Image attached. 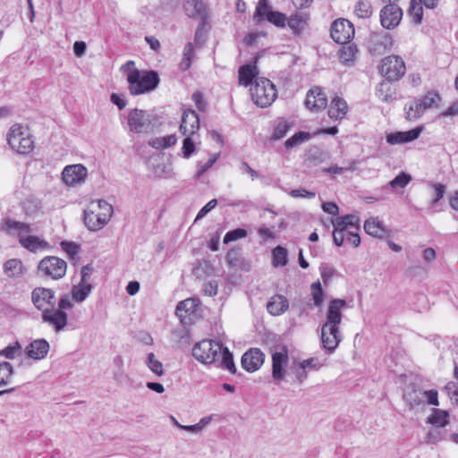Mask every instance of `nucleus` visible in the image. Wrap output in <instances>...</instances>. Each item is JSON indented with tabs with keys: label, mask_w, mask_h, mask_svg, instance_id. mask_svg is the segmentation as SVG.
Masks as SVG:
<instances>
[{
	"label": "nucleus",
	"mask_w": 458,
	"mask_h": 458,
	"mask_svg": "<svg viewBox=\"0 0 458 458\" xmlns=\"http://www.w3.org/2000/svg\"><path fill=\"white\" fill-rule=\"evenodd\" d=\"M217 205V200L213 199L209 200L198 213L195 220H200L206 216Z\"/></svg>",
	"instance_id": "58"
},
{
	"label": "nucleus",
	"mask_w": 458,
	"mask_h": 458,
	"mask_svg": "<svg viewBox=\"0 0 458 458\" xmlns=\"http://www.w3.org/2000/svg\"><path fill=\"white\" fill-rule=\"evenodd\" d=\"M21 354V346L18 342L9 344L7 347L0 351V356L5 359L13 360Z\"/></svg>",
	"instance_id": "44"
},
{
	"label": "nucleus",
	"mask_w": 458,
	"mask_h": 458,
	"mask_svg": "<svg viewBox=\"0 0 458 458\" xmlns=\"http://www.w3.org/2000/svg\"><path fill=\"white\" fill-rule=\"evenodd\" d=\"M66 262L57 257L48 256L40 260L38 266V274L44 277L58 280L65 276Z\"/></svg>",
	"instance_id": "9"
},
{
	"label": "nucleus",
	"mask_w": 458,
	"mask_h": 458,
	"mask_svg": "<svg viewBox=\"0 0 458 458\" xmlns=\"http://www.w3.org/2000/svg\"><path fill=\"white\" fill-rule=\"evenodd\" d=\"M127 124L132 133L148 132L151 126L150 115L144 110L134 108L128 114Z\"/></svg>",
	"instance_id": "13"
},
{
	"label": "nucleus",
	"mask_w": 458,
	"mask_h": 458,
	"mask_svg": "<svg viewBox=\"0 0 458 458\" xmlns=\"http://www.w3.org/2000/svg\"><path fill=\"white\" fill-rule=\"evenodd\" d=\"M421 131L422 129L418 127L407 131H397L390 133L386 136V141L392 145L411 142L418 139Z\"/></svg>",
	"instance_id": "24"
},
{
	"label": "nucleus",
	"mask_w": 458,
	"mask_h": 458,
	"mask_svg": "<svg viewBox=\"0 0 458 458\" xmlns=\"http://www.w3.org/2000/svg\"><path fill=\"white\" fill-rule=\"evenodd\" d=\"M113 206L104 199L91 201L84 210V223L89 230L102 229L113 215Z\"/></svg>",
	"instance_id": "5"
},
{
	"label": "nucleus",
	"mask_w": 458,
	"mask_h": 458,
	"mask_svg": "<svg viewBox=\"0 0 458 458\" xmlns=\"http://www.w3.org/2000/svg\"><path fill=\"white\" fill-rule=\"evenodd\" d=\"M344 241L348 242L353 247H358L360 244V237L358 233V231L354 229H347V233L345 235Z\"/></svg>",
	"instance_id": "57"
},
{
	"label": "nucleus",
	"mask_w": 458,
	"mask_h": 458,
	"mask_svg": "<svg viewBox=\"0 0 458 458\" xmlns=\"http://www.w3.org/2000/svg\"><path fill=\"white\" fill-rule=\"evenodd\" d=\"M357 52L358 49L353 45L344 46L339 53L340 61L344 64H352L356 57Z\"/></svg>",
	"instance_id": "38"
},
{
	"label": "nucleus",
	"mask_w": 458,
	"mask_h": 458,
	"mask_svg": "<svg viewBox=\"0 0 458 458\" xmlns=\"http://www.w3.org/2000/svg\"><path fill=\"white\" fill-rule=\"evenodd\" d=\"M250 92L251 100L261 108L271 106L277 98L276 86L265 77L256 78L250 88Z\"/></svg>",
	"instance_id": "7"
},
{
	"label": "nucleus",
	"mask_w": 458,
	"mask_h": 458,
	"mask_svg": "<svg viewBox=\"0 0 458 458\" xmlns=\"http://www.w3.org/2000/svg\"><path fill=\"white\" fill-rule=\"evenodd\" d=\"M420 101L426 109L432 108L438 105L440 97L436 92H428L420 99Z\"/></svg>",
	"instance_id": "50"
},
{
	"label": "nucleus",
	"mask_w": 458,
	"mask_h": 458,
	"mask_svg": "<svg viewBox=\"0 0 458 458\" xmlns=\"http://www.w3.org/2000/svg\"><path fill=\"white\" fill-rule=\"evenodd\" d=\"M408 13L414 23L420 24L423 19L422 0H411Z\"/></svg>",
	"instance_id": "35"
},
{
	"label": "nucleus",
	"mask_w": 458,
	"mask_h": 458,
	"mask_svg": "<svg viewBox=\"0 0 458 458\" xmlns=\"http://www.w3.org/2000/svg\"><path fill=\"white\" fill-rule=\"evenodd\" d=\"M287 250L282 246L276 247L272 251V264L274 267H284L287 264Z\"/></svg>",
	"instance_id": "37"
},
{
	"label": "nucleus",
	"mask_w": 458,
	"mask_h": 458,
	"mask_svg": "<svg viewBox=\"0 0 458 458\" xmlns=\"http://www.w3.org/2000/svg\"><path fill=\"white\" fill-rule=\"evenodd\" d=\"M259 70L255 64H244L238 71L239 84L244 87L251 86L252 81L258 78Z\"/></svg>",
	"instance_id": "27"
},
{
	"label": "nucleus",
	"mask_w": 458,
	"mask_h": 458,
	"mask_svg": "<svg viewBox=\"0 0 458 458\" xmlns=\"http://www.w3.org/2000/svg\"><path fill=\"white\" fill-rule=\"evenodd\" d=\"M354 36L353 25L345 19H339L331 26V38L338 44L348 43Z\"/></svg>",
	"instance_id": "14"
},
{
	"label": "nucleus",
	"mask_w": 458,
	"mask_h": 458,
	"mask_svg": "<svg viewBox=\"0 0 458 458\" xmlns=\"http://www.w3.org/2000/svg\"><path fill=\"white\" fill-rule=\"evenodd\" d=\"M199 310V301L196 299L189 298L177 304L175 313L183 324H190L196 316Z\"/></svg>",
	"instance_id": "17"
},
{
	"label": "nucleus",
	"mask_w": 458,
	"mask_h": 458,
	"mask_svg": "<svg viewBox=\"0 0 458 458\" xmlns=\"http://www.w3.org/2000/svg\"><path fill=\"white\" fill-rule=\"evenodd\" d=\"M327 105V98L319 87L310 89L306 96L305 106L310 110L318 111L324 109Z\"/></svg>",
	"instance_id": "21"
},
{
	"label": "nucleus",
	"mask_w": 458,
	"mask_h": 458,
	"mask_svg": "<svg viewBox=\"0 0 458 458\" xmlns=\"http://www.w3.org/2000/svg\"><path fill=\"white\" fill-rule=\"evenodd\" d=\"M434 189L435 198L432 200V205H436L444 196L445 192V186L441 183H434L432 184Z\"/></svg>",
	"instance_id": "61"
},
{
	"label": "nucleus",
	"mask_w": 458,
	"mask_h": 458,
	"mask_svg": "<svg viewBox=\"0 0 458 458\" xmlns=\"http://www.w3.org/2000/svg\"><path fill=\"white\" fill-rule=\"evenodd\" d=\"M177 141L174 134H170L165 137L152 138L148 141V145L157 150H162L174 146Z\"/></svg>",
	"instance_id": "33"
},
{
	"label": "nucleus",
	"mask_w": 458,
	"mask_h": 458,
	"mask_svg": "<svg viewBox=\"0 0 458 458\" xmlns=\"http://www.w3.org/2000/svg\"><path fill=\"white\" fill-rule=\"evenodd\" d=\"M311 294L316 307H320L324 301V293L319 281L314 282L311 284Z\"/></svg>",
	"instance_id": "45"
},
{
	"label": "nucleus",
	"mask_w": 458,
	"mask_h": 458,
	"mask_svg": "<svg viewBox=\"0 0 458 458\" xmlns=\"http://www.w3.org/2000/svg\"><path fill=\"white\" fill-rule=\"evenodd\" d=\"M50 349V345L46 339L40 338L33 340L25 348V353L33 360H40L44 359Z\"/></svg>",
	"instance_id": "23"
},
{
	"label": "nucleus",
	"mask_w": 458,
	"mask_h": 458,
	"mask_svg": "<svg viewBox=\"0 0 458 458\" xmlns=\"http://www.w3.org/2000/svg\"><path fill=\"white\" fill-rule=\"evenodd\" d=\"M290 195L293 198L313 199L316 196V193L313 191H309L305 189H295L290 191Z\"/></svg>",
	"instance_id": "62"
},
{
	"label": "nucleus",
	"mask_w": 458,
	"mask_h": 458,
	"mask_svg": "<svg viewBox=\"0 0 458 458\" xmlns=\"http://www.w3.org/2000/svg\"><path fill=\"white\" fill-rule=\"evenodd\" d=\"M199 129V118L194 110L187 109L183 112L180 125V131L183 135H194Z\"/></svg>",
	"instance_id": "22"
},
{
	"label": "nucleus",
	"mask_w": 458,
	"mask_h": 458,
	"mask_svg": "<svg viewBox=\"0 0 458 458\" xmlns=\"http://www.w3.org/2000/svg\"><path fill=\"white\" fill-rule=\"evenodd\" d=\"M288 360V351L283 347L280 352H275L272 354V377L273 379L279 383L284 379V366Z\"/></svg>",
	"instance_id": "20"
},
{
	"label": "nucleus",
	"mask_w": 458,
	"mask_h": 458,
	"mask_svg": "<svg viewBox=\"0 0 458 458\" xmlns=\"http://www.w3.org/2000/svg\"><path fill=\"white\" fill-rule=\"evenodd\" d=\"M191 98L199 111L204 112L207 109L208 103L204 99L203 94L201 92H194Z\"/></svg>",
	"instance_id": "59"
},
{
	"label": "nucleus",
	"mask_w": 458,
	"mask_h": 458,
	"mask_svg": "<svg viewBox=\"0 0 458 458\" xmlns=\"http://www.w3.org/2000/svg\"><path fill=\"white\" fill-rule=\"evenodd\" d=\"M185 139L182 143V154L185 158H189L195 151V144L191 139L192 135H184Z\"/></svg>",
	"instance_id": "52"
},
{
	"label": "nucleus",
	"mask_w": 458,
	"mask_h": 458,
	"mask_svg": "<svg viewBox=\"0 0 458 458\" xmlns=\"http://www.w3.org/2000/svg\"><path fill=\"white\" fill-rule=\"evenodd\" d=\"M183 11L188 17H204L206 6L202 0H184Z\"/></svg>",
	"instance_id": "29"
},
{
	"label": "nucleus",
	"mask_w": 458,
	"mask_h": 458,
	"mask_svg": "<svg viewBox=\"0 0 458 458\" xmlns=\"http://www.w3.org/2000/svg\"><path fill=\"white\" fill-rule=\"evenodd\" d=\"M31 301L42 312V321L47 324L55 333L64 331L68 326L66 312L55 310L56 297L54 290L37 287L31 293Z\"/></svg>",
	"instance_id": "1"
},
{
	"label": "nucleus",
	"mask_w": 458,
	"mask_h": 458,
	"mask_svg": "<svg viewBox=\"0 0 458 458\" xmlns=\"http://www.w3.org/2000/svg\"><path fill=\"white\" fill-rule=\"evenodd\" d=\"M291 370L300 384L307 378L308 370L301 361H294L292 364Z\"/></svg>",
	"instance_id": "46"
},
{
	"label": "nucleus",
	"mask_w": 458,
	"mask_h": 458,
	"mask_svg": "<svg viewBox=\"0 0 458 458\" xmlns=\"http://www.w3.org/2000/svg\"><path fill=\"white\" fill-rule=\"evenodd\" d=\"M91 289L92 285L90 284L79 283V284L73 286L72 290V299L78 302L85 301L86 298L89 295Z\"/></svg>",
	"instance_id": "34"
},
{
	"label": "nucleus",
	"mask_w": 458,
	"mask_h": 458,
	"mask_svg": "<svg viewBox=\"0 0 458 458\" xmlns=\"http://www.w3.org/2000/svg\"><path fill=\"white\" fill-rule=\"evenodd\" d=\"M72 301H74L72 297L71 298L68 294L62 295L58 301L56 300L58 308L55 310L65 312L66 310L72 309L73 307Z\"/></svg>",
	"instance_id": "53"
},
{
	"label": "nucleus",
	"mask_w": 458,
	"mask_h": 458,
	"mask_svg": "<svg viewBox=\"0 0 458 458\" xmlns=\"http://www.w3.org/2000/svg\"><path fill=\"white\" fill-rule=\"evenodd\" d=\"M332 225L334 227L333 241L336 246L340 247L344 244L347 229L359 231L360 219L354 215H346L333 219Z\"/></svg>",
	"instance_id": "10"
},
{
	"label": "nucleus",
	"mask_w": 458,
	"mask_h": 458,
	"mask_svg": "<svg viewBox=\"0 0 458 458\" xmlns=\"http://www.w3.org/2000/svg\"><path fill=\"white\" fill-rule=\"evenodd\" d=\"M193 357L206 365H215L234 374L236 367L229 349L215 340H202L192 348Z\"/></svg>",
	"instance_id": "2"
},
{
	"label": "nucleus",
	"mask_w": 458,
	"mask_h": 458,
	"mask_svg": "<svg viewBox=\"0 0 458 458\" xmlns=\"http://www.w3.org/2000/svg\"><path fill=\"white\" fill-rule=\"evenodd\" d=\"M254 17L259 21L266 19L278 28L286 26L287 16L281 12L271 10L268 0L259 1Z\"/></svg>",
	"instance_id": "11"
},
{
	"label": "nucleus",
	"mask_w": 458,
	"mask_h": 458,
	"mask_svg": "<svg viewBox=\"0 0 458 458\" xmlns=\"http://www.w3.org/2000/svg\"><path fill=\"white\" fill-rule=\"evenodd\" d=\"M218 283L216 280L206 282L202 285V292L207 296H215L217 294Z\"/></svg>",
	"instance_id": "55"
},
{
	"label": "nucleus",
	"mask_w": 458,
	"mask_h": 458,
	"mask_svg": "<svg viewBox=\"0 0 458 458\" xmlns=\"http://www.w3.org/2000/svg\"><path fill=\"white\" fill-rule=\"evenodd\" d=\"M309 16L305 13H296L287 18L286 25L293 34L299 35L302 32L304 26L308 23Z\"/></svg>",
	"instance_id": "30"
},
{
	"label": "nucleus",
	"mask_w": 458,
	"mask_h": 458,
	"mask_svg": "<svg viewBox=\"0 0 458 458\" xmlns=\"http://www.w3.org/2000/svg\"><path fill=\"white\" fill-rule=\"evenodd\" d=\"M4 272L8 277H20L23 274V265L20 259H12L4 262Z\"/></svg>",
	"instance_id": "32"
},
{
	"label": "nucleus",
	"mask_w": 458,
	"mask_h": 458,
	"mask_svg": "<svg viewBox=\"0 0 458 458\" xmlns=\"http://www.w3.org/2000/svg\"><path fill=\"white\" fill-rule=\"evenodd\" d=\"M218 157L219 153L213 154L206 163L199 165V169L196 174V177H200L205 172L212 167V165L216 162Z\"/></svg>",
	"instance_id": "56"
},
{
	"label": "nucleus",
	"mask_w": 458,
	"mask_h": 458,
	"mask_svg": "<svg viewBox=\"0 0 458 458\" xmlns=\"http://www.w3.org/2000/svg\"><path fill=\"white\" fill-rule=\"evenodd\" d=\"M61 247L72 259H73L80 251V245L72 242H62Z\"/></svg>",
	"instance_id": "54"
},
{
	"label": "nucleus",
	"mask_w": 458,
	"mask_h": 458,
	"mask_svg": "<svg viewBox=\"0 0 458 458\" xmlns=\"http://www.w3.org/2000/svg\"><path fill=\"white\" fill-rule=\"evenodd\" d=\"M1 229L9 235H17L20 244L31 252L46 250L49 247L47 242L35 235H28L32 232L29 224L10 218L4 220Z\"/></svg>",
	"instance_id": "4"
},
{
	"label": "nucleus",
	"mask_w": 458,
	"mask_h": 458,
	"mask_svg": "<svg viewBox=\"0 0 458 458\" xmlns=\"http://www.w3.org/2000/svg\"><path fill=\"white\" fill-rule=\"evenodd\" d=\"M13 375V367L8 361L0 363V387L10 383Z\"/></svg>",
	"instance_id": "39"
},
{
	"label": "nucleus",
	"mask_w": 458,
	"mask_h": 458,
	"mask_svg": "<svg viewBox=\"0 0 458 458\" xmlns=\"http://www.w3.org/2000/svg\"><path fill=\"white\" fill-rule=\"evenodd\" d=\"M289 129V125L286 121L281 119L278 120L276 125L275 126L274 132H273V139L274 140H280L284 138Z\"/></svg>",
	"instance_id": "51"
},
{
	"label": "nucleus",
	"mask_w": 458,
	"mask_h": 458,
	"mask_svg": "<svg viewBox=\"0 0 458 458\" xmlns=\"http://www.w3.org/2000/svg\"><path fill=\"white\" fill-rule=\"evenodd\" d=\"M428 421L437 427H444L447 422V413L436 410L434 413L428 417Z\"/></svg>",
	"instance_id": "48"
},
{
	"label": "nucleus",
	"mask_w": 458,
	"mask_h": 458,
	"mask_svg": "<svg viewBox=\"0 0 458 458\" xmlns=\"http://www.w3.org/2000/svg\"><path fill=\"white\" fill-rule=\"evenodd\" d=\"M346 306L343 299H334L329 301L326 314V321L321 327V343L325 350L333 353L343 340L340 325L343 319L342 309Z\"/></svg>",
	"instance_id": "3"
},
{
	"label": "nucleus",
	"mask_w": 458,
	"mask_h": 458,
	"mask_svg": "<svg viewBox=\"0 0 458 458\" xmlns=\"http://www.w3.org/2000/svg\"><path fill=\"white\" fill-rule=\"evenodd\" d=\"M288 300L284 295L280 294L271 297L267 305V311L273 316H279L283 314L288 310Z\"/></svg>",
	"instance_id": "28"
},
{
	"label": "nucleus",
	"mask_w": 458,
	"mask_h": 458,
	"mask_svg": "<svg viewBox=\"0 0 458 458\" xmlns=\"http://www.w3.org/2000/svg\"><path fill=\"white\" fill-rule=\"evenodd\" d=\"M403 399L411 408L423 404L422 390L417 389L414 386H409L403 394Z\"/></svg>",
	"instance_id": "31"
},
{
	"label": "nucleus",
	"mask_w": 458,
	"mask_h": 458,
	"mask_svg": "<svg viewBox=\"0 0 458 458\" xmlns=\"http://www.w3.org/2000/svg\"><path fill=\"white\" fill-rule=\"evenodd\" d=\"M311 138L310 134L306 131H299L289 138L285 142L284 146L287 148L296 147L305 141H308Z\"/></svg>",
	"instance_id": "43"
},
{
	"label": "nucleus",
	"mask_w": 458,
	"mask_h": 458,
	"mask_svg": "<svg viewBox=\"0 0 458 458\" xmlns=\"http://www.w3.org/2000/svg\"><path fill=\"white\" fill-rule=\"evenodd\" d=\"M405 72V64L403 58L398 55L385 57L381 62V73L388 81L399 80L404 75Z\"/></svg>",
	"instance_id": "12"
},
{
	"label": "nucleus",
	"mask_w": 458,
	"mask_h": 458,
	"mask_svg": "<svg viewBox=\"0 0 458 458\" xmlns=\"http://www.w3.org/2000/svg\"><path fill=\"white\" fill-rule=\"evenodd\" d=\"M393 44L394 40L389 33L376 32L369 37V49L374 55H381L390 49Z\"/></svg>",
	"instance_id": "16"
},
{
	"label": "nucleus",
	"mask_w": 458,
	"mask_h": 458,
	"mask_svg": "<svg viewBox=\"0 0 458 458\" xmlns=\"http://www.w3.org/2000/svg\"><path fill=\"white\" fill-rule=\"evenodd\" d=\"M265 354L258 348H251L242 357V366L249 372L258 370L263 364Z\"/></svg>",
	"instance_id": "19"
},
{
	"label": "nucleus",
	"mask_w": 458,
	"mask_h": 458,
	"mask_svg": "<svg viewBox=\"0 0 458 458\" xmlns=\"http://www.w3.org/2000/svg\"><path fill=\"white\" fill-rule=\"evenodd\" d=\"M348 105L344 99L335 97L332 99L329 108L328 116L334 120H342L347 114Z\"/></svg>",
	"instance_id": "26"
},
{
	"label": "nucleus",
	"mask_w": 458,
	"mask_h": 458,
	"mask_svg": "<svg viewBox=\"0 0 458 458\" xmlns=\"http://www.w3.org/2000/svg\"><path fill=\"white\" fill-rule=\"evenodd\" d=\"M445 390L451 400L458 404V386L454 382H449L445 386Z\"/></svg>",
	"instance_id": "63"
},
{
	"label": "nucleus",
	"mask_w": 458,
	"mask_h": 458,
	"mask_svg": "<svg viewBox=\"0 0 458 458\" xmlns=\"http://www.w3.org/2000/svg\"><path fill=\"white\" fill-rule=\"evenodd\" d=\"M146 365L157 377H161L164 374L163 364L156 358L153 352L148 354Z\"/></svg>",
	"instance_id": "42"
},
{
	"label": "nucleus",
	"mask_w": 458,
	"mask_h": 458,
	"mask_svg": "<svg viewBox=\"0 0 458 458\" xmlns=\"http://www.w3.org/2000/svg\"><path fill=\"white\" fill-rule=\"evenodd\" d=\"M127 81L130 93L136 96L154 90L159 83V77L155 71L132 69L127 75Z\"/></svg>",
	"instance_id": "6"
},
{
	"label": "nucleus",
	"mask_w": 458,
	"mask_h": 458,
	"mask_svg": "<svg viewBox=\"0 0 458 458\" xmlns=\"http://www.w3.org/2000/svg\"><path fill=\"white\" fill-rule=\"evenodd\" d=\"M423 394V403L427 402L428 404L431 405H438V400H437V391L436 390H428V391H422Z\"/></svg>",
	"instance_id": "60"
},
{
	"label": "nucleus",
	"mask_w": 458,
	"mask_h": 458,
	"mask_svg": "<svg viewBox=\"0 0 458 458\" xmlns=\"http://www.w3.org/2000/svg\"><path fill=\"white\" fill-rule=\"evenodd\" d=\"M247 235V231L242 228H237L226 233L224 237V243L227 244L231 242L237 241L239 239L244 238Z\"/></svg>",
	"instance_id": "49"
},
{
	"label": "nucleus",
	"mask_w": 458,
	"mask_h": 458,
	"mask_svg": "<svg viewBox=\"0 0 458 458\" xmlns=\"http://www.w3.org/2000/svg\"><path fill=\"white\" fill-rule=\"evenodd\" d=\"M372 6L369 1L360 0L357 2L354 13L355 14L361 19L369 18L372 14Z\"/></svg>",
	"instance_id": "41"
},
{
	"label": "nucleus",
	"mask_w": 458,
	"mask_h": 458,
	"mask_svg": "<svg viewBox=\"0 0 458 458\" xmlns=\"http://www.w3.org/2000/svg\"><path fill=\"white\" fill-rule=\"evenodd\" d=\"M411 181V176L404 172H401L389 184L391 188H404Z\"/></svg>",
	"instance_id": "47"
},
{
	"label": "nucleus",
	"mask_w": 458,
	"mask_h": 458,
	"mask_svg": "<svg viewBox=\"0 0 458 458\" xmlns=\"http://www.w3.org/2000/svg\"><path fill=\"white\" fill-rule=\"evenodd\" d=\"M302 365H304L305 369L309 371L311 369H318L322 367V364L318 361L316 358H310L307 360H303L301 361Z\"/></svg>",
	"instance_id": "64"
},
{
	"label": "nucleus",
	"mask_w": 458,
	"mask_h": 458,
	"mask_svg": "<svg viewBox=\"0 0 458 458\" xmlns=\"http://www.w3.org/2000/svg\"><path fill=\"white\" fill-rule=\"evenodd\" d=\"M87 174V168L81 164L67 165L62 173L63 180L67 185H75L84 182Z\"/></svg>",
	"instance_id": "18"
},
{
	"label": "nucleus",
	"mask_w": 458,
	"mask_h": 458,
	"mask_svg": "<svg viewBox=\"0 0 458 458\" xmlns=\"http://www.w3.org/2000/svg\"><path fill=\"white\" fill-rule=\"evenodd\" d=\"M378 98L384 102H392L395 97L389 82H381L377 89Z\"/></svg>",
	"instance_id": "36"
},
{
	"label": "nucleus",
	"mask_w": 458,
	"mask_h": 458,
	"mask_svg": "<svg viewBox=\"0 0 458 458\" xmlns=\"http://www.w3.org/2000/svg\"><path fill=\"white\" fill-rule=\"evenodd\" d=\"M7 140L10 147L19 154H29L34 148V140L29 129L20 124L11 127Z\"/></svg>",
	"instance_id": "8"
},
{
	"label": "nucleus",
	"mask_w": 458,
	"mask_h": 458,
	"mask_svg": "<svg viewBox=\"0 0 458 458\" xmlns=\"http://www.w3.org/2000/svg\"><path fill=\"white\" fill-rule=\"evenodd\" d=\"M365 232L377 238H385L390 235V231L377 218L367 219L364 223Z\"/></svg>",
	"instance_id": "25"
},
{
	"label": "nucleus",
	"mask_w": 458,
	"mask_h": 458,
	"mask_svg": "<svg viewBox=\"0 0 458 458\" xmlns=\"http://www.w3.org/2000/svg\"><path fill=\"white\" fill-rule=\"evenodd\" d=\"M193 58H194L193 44L190 42L184 47V49H183L182 59L180 63L181 70H182V71L188 70L191 65V62H192Z\"/></svg>",
	"instance_id": "40"
},
{
	"label": "nucleus",
	"mask_w": 458,
	"mask_h": 458,
	"mask_svg": "<svg viewBox=\"0 0 458 458\" xmlns=\"http://www.w3.org/2000/svg\"><path fill=\"white\" fill-rule=\"evenodd\" d=\"M402 17L403 11L395 3L386 4L380 12L381 25L386 30H393L398 26Z\"/></svg>",
	"instance_id": "15"
}]
</instances>
